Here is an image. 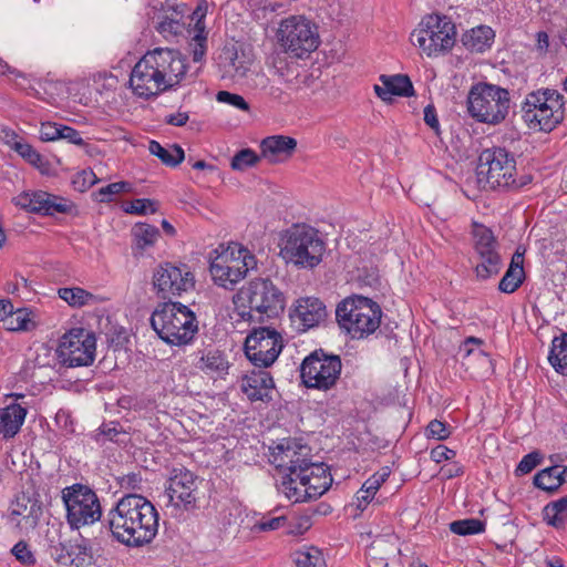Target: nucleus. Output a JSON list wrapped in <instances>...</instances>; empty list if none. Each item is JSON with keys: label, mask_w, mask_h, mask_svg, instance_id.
<instances>
[{"label": "nucleus", "mask_w": 567, "mask_h": 567, "mask_svg": "<svg viewBox=\"0 0 567 567\" xmlns=\"http://www.w3.org/2000/svg\"><path fill=\"white\" fill-rule=\"evenodd\" d=\"M186 58L177 50L156 48L147 51L134 65L130 86L134 94L143 99L178 86L187 76Z\"/></svg>", "instance_id": "f257e3e1"}, {"label": "nucleus", "mask_w": 567, "mask_h": 567, "mask_svg": "<svg viewBox=\"0 0 567 567\" xmlns=\"http://www.w3.org/2000/svg\"><path fill=\"white\" fill-rule=\"evenodd\" d=\"M109 529L118 543L138 548L150 544L158 532V513L144 496L130 493L107 513Z\"/></svg>", "instance_id": "f03ea898"}, {"label": "nucleus", "mask_w": 567, "mask_h": 567, "mask_svg": "<svg viewBox=\"0 0 567 567\" xmlns=\"http://www.w3.org/2000/svg\"><path fill=\"white\" fill-rule=\"evenodd\" d=\"M151 326L164 342L172 346L188 344L198 332L196 315L187 306L173 301L158 305L151 316Z\"/></svg>", "instance_id": "7ed1b4c3"}, {"label": "nucleus", "mask_w": 567, "mask_h": 567, "mask_svg": "<svg viewBox=\"0 0 567 567\" xmlns=\"http://www.w3.org/2000/svg\"><path fill=\"white\" fill-rule=\"evenodd\" d=\"M234 302L244 308L239 312L243 319H250L252 312L268 319L278 318L286 308L285 292L270 278H254L246 282L235 295Z\"/></svg>", "instance_id": "20e7f679"}, {"label": "nucleus", "mask_w": 567, "mask_h": 567, "mask_svg": "<svg viewBox=\"0 0 567 567\" xmlns=\"http://www.w3.org/2000/svg\"><path fill=\"white\" fill-rule=\"evenodd\" d=\"M324 251L326 244L319 231L297 224L287 229L280 254L297 268L312 269L322 261Z\"/></svg>", "instance_id": "39448f33"}, {"label": "nucleus", "mask_w": 567, "mask_h": 567, "mask_svg": "<svg viewBox=\"0 0 567 567\" xmlns=\"http://www.w3.org/2000/svg\"><path fill=\"white\" fill-rule=\"evenodd\" d=\"M467 112L480 123L497 125L508 115L511 94L508 90L487 82L472 85L467 94Z\"/></svg>", "instance_id": "423d86ee"}, {"label": "nucleus", "mask_w": 567, "mask_h": 567, "mask_svg": "<svg viewBox=\"0 0 567 567\" xmlns=\"http://www.w3.org/2000/svg\"><path fill=\"white\" fill-rule=\"evenodd\" d=\"M381 317L380 306L362 296L347 298L336 309L338 324L352 339H362L372 334L380 327Z\"/></svg>", "instance_id": "0eeeda50"}, {"label": "nucleus", "mask_w": 567, "mask_h": 567, "mask_svg": "<svg viewBox=\"0 0 567 567\" xmlns=\"http://www.w3.org/2000/svg\"><path fill=\"white\" fill-rule=\"evenodd\" d=\"M189 23H186L182 12L176 9L165 10L158 16L156 30L165 39L176 38L185 31L190 38L189 45L193 48L192 55L194 62L203 61L207 50V32L205 25V12L198 8L190 17H187Z\"/></svg>", "instance_id": "6e6552de"}, {"label": "nucleus", "mask_w": 567, "mask_h": 567, "mask_svg": "<svg viewBox=\"0 0 567 567\" xmlns=\"http://www.w3.org/2000/svg\"><path fill=\"white\" fill-rule=\"evenodd\" d=\"M476 173L478 182H484L485 187L491 189L519 188L524 185L514 177L516 159L505 147L484 150L478 156Z\"/></svg>", "instance_id": "1a4fd4ad"}, {"label": "nucleus", "mask_w": 567, "mask_h": 567, "mask_svg": "<svg viewBox=\"0 0 567 567\" xmlns=\"http://www.w3.org/2000/svg\"><path fill=\"white\" fill-rule=\"evenodd\" d=\"M257 268L256 256L240 244H230L209 266L213 280L226 289L243 280L250 270Z\"/></svg>", "instance_id": "9d476101"}, {"label": "nucleus", "mask_w": 567, "mask_h": 567, "mask_svg": "<svg viewBox=\"0 0 567 567\" xmlns=\"http://www.w3.org/2000/svg\"><path fill=\"white\" fill-rule=\"evenodd\" d=\"M199 477L188 468L174 467L168 476L165 486V494L168 498L166 507L173 516H181L184 513H194L199 509L200 491Z\"/></svg>", "instance_id": "9b49d317"}, {"label": "nucleus", "mask_w": 567, "mask_h": 567, "mask_svg": "<svg viewBox=\"0 0 567 567\" xmlns=\"http://www.w3.org/2000/svg\"><path fill=\"white\" fill-rule=\"evenodd\" d=\"M342 362L337 354H327L322 349L307 355L300 365V378L307 389L328 391L340 379Z\"/></svg>", "instance_id": "f8f14e48"}, {"label": "nucleus", "mask_w": 567, "mask_h": 567, "mask_svg": "<svg viewBox=\"0 0 567 567\" xmlns=\"http://www.w3.org/2000/svg\"><path fill=\"white\" fill-rule=\"evenodd\" d=\"M455 25L445 16L430 14L411 33V41L429 56L450 50L455 42Z\"/></svg>", "instance_id": "ddd939ff"}, {"label": "nucleus", "mask_w": 567, "mask_h": 567, "mask_svg": "<svg viewBox=\"0 0 567 567\" xmlns=\"http://www.w3.org/2000/svg\"><path fill=\"white\" fill-rule=\"evenodd\" d=\"M62 501L66 507V519L72 528L97 522L102 508L96 493L86 485L73 484L62 489Z\"/></svg>", "instance_id": "4468645a"}, {"label": "nucleus", "mask_w": 567, "mask_h": 567, "mask_svg": "<svg viewBox=\"0 0 567 567\" xmlns=\"http://www.w3.org/2000/svg\"><path fill=\"white\" fill-rule=\"evenodd\" d=\"M277 37L285 51L299 59L309 55L319 45L316 27L302 17L285 19L280 23Z\"/></svg>", "instance_id": "2eb2a0df"}, {"label": "nucleus", "mask_w": 567, "mask_h": 567, "mask_svg": "<svg viewBox=\"0 0 567 567\" xmlns=\"http://www.w3.org/2000/svg\"><path fill=\"white\" fill-rule=\"evenodd\" d=\"M96 339L80 328L65 333L56 349L59 362L66 368L89 367L94 362Z\"/></svg>", "instance_id": "dca6fc26"}, {"label": "nucleus", "mask_w": 567, "mask_h": 567, "mask_svg": "<svg viewBox=\"0 0 567 567\" xmlns=\"http://www.w3.org/2000/svg\"><path fill=\"white\" fill-rule=\"evenodd\" d=\"M195 276L186 264H159L153 272V288L158 298L172 301L183 292L193 290Z\"/></svg>", "instance_id": "f3484780"}, {"label": "nucleus", "mask_w": 567, "mask_h": 567, "mask_svg": "<svg viewBox=\"0 0 567 567\" xmlns=\"http://www.w3.org/2000/svg\"><path fill=\"white\" fill-rule=\"evenodd\" d=\"M473 248L481 262L475 267L478 279L486 280L499 274L503 262L498 252V241L492 229L474 221L472 224Z\"/></svg>", "instance_id": "a211bd4d"}, {"label": "nucleus", "mask_w": 567, "mask_h": 567, "mask_svg": "<svg viewBox=\"0 0 567 567\" xmlns=\"http://www.w3.org/2000/svg\"><path fill=\"white\" fill-rule=\"evenodd\" d=\"M282 337L275 329H254L245 340V354L257 368L270 367L282 350Z\"/></svg>", "instance_id": "6ab92c4d"}, {"label": "nucleus", "mask_w": 567, "mask_h": 567, "mask_svg": "<svg viewBox=\"0 0 567 567\" xmlns=\"http://www.w3.org/2000/svg\"><path fill=\"white\" fill-rule=\"evenodd\" d=\"M271 463L284 474H295L305 471L312 462L310 447L296 440L286 439L271 451Z\"/></svg>", "instance_id": "aec40b11"}, {"label": "nucleus", "mask_w": 567, "mask_h": 567, "mask_svg": "<svg viewBox=\"0 0 567 567\" xmlns=\"http://www.w3.org/2000/svg\"><path fill=\"white\" fill-rule=\"evenodd\" d=\"M13 202L22 209L42 216L70 214L74 209L72 202L44 190L21 193L13 198Z\"/></svg>", "instance_id": "412c9836"}, {"label": "nucleus", "mask_w": 567, "mask_h": 567, "mask_svg": "<svg viewBox=\"0 0 567 567\" xmlns=\"http://www.w3.org/2000/svg\"><path fill=\"white\" fill-rule=\"evenodd\" d=\"M50 554L61 567H91L94 563L90 540L81 535L68 544L51 545Z\"/></svg>", "instance_id": "4be33fe9"}, {"label": "nucleus", "mask_w": 567, "mask_h": 567, "mask_svg": "<svg viewBox=\"0 0 567 567\" xmlns=\"http://www.w3.org/2000/svg\"><path fill=\"white\" fill-rule=\"evenodd\" d=\"M327 316L324 303L319 298L313 297L299 298L290 315L291 319L299 323L301 331L318 327L326 321Z\"/></svg>", "instance_id": "5701e85b"}, {"label": "nucleus", "mask_w": 567, "mask_h": 567, "mask_svg": "<svg viewBox=\"0 0 567 567\" xmlns=\"http://www.w3.org/2000/svg\"><path fill=\"white\" fill-rule=\"evenodd\" d=\"M297 477L299 485L306 487L305 493L311 497V501L323 495L332 483L328 466L318 462H311L307 466V472L298 473Z\"/></svg>", "instance_id": "b1692460"}, {"label": "nucleus", "mask_w": 567, "mask_h": 567, "mask_svg": "<svg viewBox=\"0 0 567 567\" xmlns=\"http://www.w3.org/2000/svg\"><path fill=\"white\" fill-rule=\"evenodd\" d=\"M275 382L271 374L265 370H252L241 378L240 389L247 395L248 400L268 402Z\"/></svg>", "instance_id": "393cba45"}, {"label": "nucleus", "mask_w": 567, "mask_h": 567, "mask_svg": "<svg viewBox=\"0 0 567 567\" xmlns=\"http://www.w3.org/2000/svg\"><path fill=\"white\" fill-rule=\"evenodd\" d=\"M261 157L271 164L288 161L297 150V140L286 135H271L260 142Z\"/></svg>", "instance_id": "a878e982"}, {"label": "nucleus", "mask_w": 567, "mask_h": 567, "mask_svg": "<svg viewBox=\"0 0 567 567\" xmlns=\"http://www.w3.org/2000/svg\"><path fill=\"white\" fill-rule=\"evenodd\" d=\"M382 85H374V92L383 102L391 103L392 96L410 97L415 94L410 78L405 74L385 75L379 78Z\"/></svg>", "instance_id": "bb28decb"}, {"label": "nucleus", "mask_w": 567, "mask_h": 567, "mask_svg": "<svg viewBox=\"0 0 567 567\" xmlns=\"http://www.w3.org/2000/svg\"><path fill=\"white\" fill-rule=\"evenodd\" d=\"M563 106V99L549 100V107H545L540 113H533L532 115L528 112L527 115H523V118L529 128L550 132L564 118Z\"/></svg>", "instance_id": "cd10ccee"}, {"label": "nucleus", "mask_w": 567, "mask_h": 567, "mask_svg": "<svg viewBox=\"0 0 567 567\" xmlns=\"http://www.w3.org/2000/svg\"><path fill=\"white\" fill-rule=\"evenodd\" d=\"M27 413V409L18 403L0 409V435L3 440L13 439L20 432Z\"/></svg>", "instance_id": "c85d7f7f"}, {"label": "nucleus", "mask_w": 567, "mask_h": 567, "mask_svg": "<svg viewBox=\"0 0 567 567\" xmlns=\"http://www.w3.org/2000/svg\"><path fill=\"white\" fill-rule=\"evenodd\" d=\"M131 234L133 237L132 250L134 256H142L144 251L154 247L161 236L157 227L146 223H136L132 227Z\"/></svg>", "instance_id": "c756f323"}, {"label": "nucleus", "mask_w": 567, "mask_h": 567, "mask_svg": "<svg viewBox=\"0 0 567 567\" xmlns=\"http://www.w3.org/2000/svg\"><path fill=\"white\" fill-rule=\"evenodd\" d=\"M199 353L200 357L196 367L200 371L206 374H217L219 377L228 372L229 362L223 351L218 349H209L206 351H199Z\"/></svg>", "instance_id": "7c9ffc66"}, {"label": "nucleus", "mask_w": 567, "mask_h": 567, "mask_svg": "<svg viewBox=\"0 0 567 567\" xmlns=\"http://www.w3.org/2000/svg\"><path fill=\"white\" fill-rule=\"evenodd\" d=\"M567 480V466H549L538 472L534 477V484L546 492L557 491Z\"/></svg>", "instance_id": "2f4dec72"}, {"label": "nucleus", "mask_w": 567, "mask_h": 567, "mask_svg": "<svg viewBox=\"0 0 567 567\" xmlns=\"http://www.w3.org/2000/svg\"><path fill=\"white\" fill-rule=\"evenodd\" d=\"M563 99L556 90L545 89L530 92L522 105L523 115L540 113L545 107H549V100Z\"/></svg>", "instance_id": "473e14b6"}, {"label": "nucleus", "mask_w": 567, "mask_h": 567, "mask_svg": "<svg viewBox=\"0 0 567 567\" xmlns=\"http://www.w3.org/2000/svg\"><path fill=\"white\" fill-rule=\"evenodd\" d=\"M493 39L494 31L492 28L481 25L463 35V44L473 52H484L492 45Z\"/></svg>", "instance_id": "72a5a7b5"}, {"label": "nucleus", "mask_w": 567, "mask_h": 567, "mask_svg": "<svg viewBox=\"0 0 567 567\" xmlns=\"http://www.w3.org/2000/svg\"><path fill=\"white\" fill-rule=\"evenodd\" d=\"M548 361L557 373L567 375V332L553 339Z\"/></svg>", "instance_id": "f704fd0d"}, {"label": "nucleus", "mask_w": 567, "mask_h": 567, "mask_svg": "<svg viewBox=\"0 0 567 567\" xmlns=\"http://www.w3.org/2000/svg\"><path fill=\"white\" fill-rule=\"evenodd\" d=\"M544 520L557 528L564 529L567 526V495L556 502L547 504L543 509Z\"/></svg>", "instance_id": "c9c22d12"}, {"label": "nucleus", "mask_w": 567, "mask_h": 567, "mask_svg": "<svg viewBox=\"0 0 567 567\" xmlns=\"http://www.w3.org/2000/svg\"><path fill=\"white\" fill-rule=\"evenodd\" d=\"M148 151L152 155L157 156L165 165L175 167L179 165L184 158V150L178 144H173L165 148L157 141H151Z\"/></svg>", "instance_id": "e433bc0d"}, {"label": "nucleus", "mask_w": 567, "mask_h": 567, "mask_svg": "<svg viewBox=\"0 0 567 567\" xmlns=\"http://www.w3.org/2000/svg\"><path fill=\"white\" fill-rule=\"evenodd\" d=\"M278 489L293 503L311 501V497L305 493L306 487L299 485V478L295 474H284Z\"/></svg>", "instance_id": "4c0bfd02"}, {"label": "nucleus", "mask_w": 567, "mask_h": 567, "mask_svg": "<svg viewBox=\"0 0 567 567\" xmlns=\"http://www.w3.org/2000/svg\"><path fill=\"white\" fill-rule=\"evenodd\" d=\"M293 560L297 567H320V565H324L322 551L315 546H305L295 551Z\"/></svg>", "instance_id": "58836bf2"}, {"label": "nucleus", "mask_w": 567, "mask_h": 567, "mask_svg": "<svg viewBox=\"0 0 567 567\" xmlns=\"http://www.w3.org/2000/svg\"><path fill=\"white\" fill-rule=\"evenodd\" d=\"M58 293L62 300H64L72 307L85 306L91 300L94 299V296L91 292H89L80 287L60 288Z\"/></svg>", "instance_id": "ea45409f"}, {"label": "nucleus", "mask_w": 567, "mask_h": 567, "mask_svg": "<svg viewBox=\"0 0 567 567\" xmlns=\"http://www.w3.org/2000/svg\"><path fill=\"white\" fill-rule=\"evenodd\" d=\"M450 530L461 536L475 535L485 530V523L477 518L454 520L450 524Z\"/></svg>", "instance_id": "a19ab883"}, {"label": "nucleus", "mask_w": 567, "mask_h": 567, "mask_svg": "<svg viewBox=\"0 0 567 567\" xmlns=\"http://www.w3.org/2000/svg\"><path fill=\"white\" fill-rule=\"evenodd\" d=\"M131 189H132L131 183L116 182V183H111L104 187H101L93 194V196L96 202L110 203L113 200V197L115 195H118L121 193L131 192Z\"/></svg>", "instance_id": "79ce46f5"}, {"label": "nucleus", "mask_w": 567, "mask_h": 567, "mask_svg": "<svg viewBox=\"0 0 567 567\" xmlns=\"http://www.w3.org/2000/svg\"><path fill=\"white\" fill-rule=\"evenodd\" d=\"M400 553L396 544L391 539L377 538L370 545L367 555L394 558Z\"/></svg>", "instance_id": "37998d69"}, {"label": "nucleus", "mask_w": 567, "mask_h": 567, "mask_svg": "<svg viewBox=\"0 0 567 567\" xmlns=\"http://www.w3.org/2000/svg\"><path fill=\"white\" fill-rule=\"evenodd\" d=\"M524 278V270H514L508 268L499 281L498 289L504 293H513L520 287Z\"/></svg>", "instance_id": "c03bdc74"}, {"label": "nucleus", "mask_w": 567, "mask_h": 567, "mask_svg": "<svg viewBox=\"0 0 567 567\" xmlns=\"http://www.w3.org/2000/svg\"><path fill=\"white\" fill-rule=\"evenodd\" d=\"M260 157L261 155L258 156L255 151L244 148L234 155L230 166L235 171H244L248 167L255 166L259 162Z\"/></svg>", "instance_id": "a18cd8bd"}, {"label": "nucleus", "mask_w": 567, "mask_h": 567, "mask_svg": "<svg viewBox=\"0 0 567 567\" xmlns=\"http://www.w3.org/2000/svg\"><path fill=\"white\" fill-rule=\"evenodd\" d=\"M13 150L31 165L41 168L44 165L43 156L32 145L17 141Z\"/></svg>", "instance_id": "49530a36"}, {"label": "nucleus", "mask_w": 567, "mask_h": 567, "mask_svg": "<svg viewBox=\"0 0 567 567\" xmlns=\"http://www.w3.org/2000/svg\"><path fill=\"white\" fill-rule=\"evenodd\" d=\"M158 209V203L150 198H137L132 200L125 208V213L133 215L154 214Z\"/></svg>", "instance_id": "de8ad7c7"}, {"label": "nucleus", "mask_w": 567, "mask_h": 567, "mask_svg": "<svg viewBox=\"0 0 567 567\" xmlns=\"http://www.w3.org/2000/svg\"><path fill=\"white\" fill-rule=\"evenodd\" d=\"M287 517L286 516H277L270 517L265 515L260 520L256 522L251 530L254 533H268L272 530H277L286 526Z\"/></svg>", "instance_id": "09e8293b"}, {"label": "nucleus", "mask_w": 567, "mask_h": 567, "mask_svg": "<svg viewBox=\"0 0 567 567\" xmlns=\"http://www.w3.org/2000/svg\"><path fill=\"white\" fill-rule=\"evenodd\" d=\"M9 330H29L31 320L25 309H13V312L8 316Z\"/></svg>", "instance_id": "8fccbe9b"}, {"label": "nucleus", "mask_w": 567, "mask_h": 567, "mask_svg": "<svg viewBox=\"0 0 567 567\" xmlns=\"http://www.w3.org/2000/svg\"><path fill=\"white\" fill-rule=\"evenodd\" d=\"M30 502V498L25 495H23L22 497H18L16 504L11 509V515L23 516L24 518L35 516L40 507L37 505L35 502H33L31 506L28 508V503Z\"/></svg>", "instance_id": "3c124183"}, {"label": "nucleus", "mask_w": 567, "mask_h": 567, "mask_svg": "<svg viewBox=\"0 0 567 567\" xmlns=\"http://www.w3.org/2000/svg\"><path fill=\"white\" fill-rule=\"evenodd\" d=\"M123 433L122 429L117 427L115 423L102 424L97 432L94 434V440L99 444H104L106 440L117 442L116 436Z\"/></svg>", "instance_id": "603ef678"}, {"label": "nucleus", "mask_w": 567, "mask_h": 567, "mask_svg": "<svg viewBox=\"0 0 567 567\" xmlns=\"http://www.w3.org/2000/svg\"><path fill=\"white\" fill-rule=\"evenodd\" d=\"M216 100L220 103L229 104L238 110L241 111H249V104L246 102V100L236 93H231L228 91H219L216 94Z\"/></svg>", "instance_id": "864d4df0"}, {"label": "nucleus", "mask_w": 567, "mask_h": 567, "mask_svg": "<svg viewBox=\"0 0 567 567\" xmlns=\"http://www.w3.org/2000/svg\"><path fill=\"white\" fill-rule=\"evenodd\" d=\"M390 474L391 468L389 466H384L379 472L369 477L362 486L369 489L370 493L375 494L381 485L389 478Z\"/></svg>", "instance_id": "5fc2aeb1"}, {"label": "nucleus", "mask_w": 567, "mask_h": 567, "mask_svg": "<svg viewBox=\"0 0 567 567\" xmlns=\"http://www.w3.org/2000/svg\"><path fill=\"white\" fill-rule=\"evenodd\" d=\"M99 182L96 175L91 169H84L75 175L73 178V185L75 189L80 192H85L90 187H92L94 184Z\"/></svg>", "instance_id": "6e6d98bb"}, {"label": "nucleus", "mask_w": 567, "mask_h": 567, "mask_svg": "<svg viewBox=\"0 0 567 567\" xmlns=\"http://www.w3.org/2000/svg\"><path fill=\"white\" fill-rule=\"evenodd\" d=\"M540 454L538 452H532L525 455L518 463L516 473L522 475L528 474L540 463Z\"/></svg>", "instance_id": "4d7b16f0"}, {"label": "nucleus", "mask_w": 567, "mask_h": 567, "mask_svg": "<svg viewBox=\"0 0 567 567\" xmlns=\"http://www.w3.org/2000/svg\"><path fill=\"white\" fill-rule=\"evenodd\" d=\"M62 124L45 122L40 127V140L43 142H53L60 140Z\"/></svg>", "instance_id": "13d9d810"}, {"label": "nucleus", "mask_w": 567, "mask_h": 567, "mask_svg": "<svg viewBox=\"0 0 567 567\" xmlns=\"http://www.w3.org/2000/svg\"><path fill=\"white\" fill-rule=\"evenodd\" d=\"M426 433L429 437H433L440 441L447 439L451 435V431L444 422L439 420H432L426 426Z\"/></svg>", "instance_id": "bf43d9fd"}, {"label": "nucleus", "mask_w": 567, "mask_h": 567, "mask_svg": "<svg viewBox=\"0 0 567 567\" xmlns=\"http://www.w3.org/2000/svg\"><path fill=\"white\" fill-rule=\"evenodd\" d=\"M11 551L14 557L24 565H33L35 563V558L25 542L17 543Z\"/></svg>", "instance_id": "052dcab7"}, {"label": "nucleus", "mask_w": 567, "mask_h": 567, "mask_svg": "<svg viewBox=\"0 0 567 567\" xmlns=\"http://www.w3.org/2000/svg\"><path fill=\"white\" fill-rule=\"evenodd\" d=\"M143 478L141 473L131 472L118 478V484L122 488L128 491H141Z\"/></svg>", "instance_id": "680f3d73"}, {"label": "nucleus", "mask_w": 567, "mask_h": 567, "mask_svg": "<svg viewBox=\"0 0 567 567\" xmlns=\"http://www.w3.org/2000/svg\"><path fill=\"white\" fill-rule=\"evenodd\" d=\"M471 344H477V346H481V344H483V340H482V339H478V338H475V337H468V338L464 341V343H463V346H462L461 350L465 352V355H466L467 358H470L471 355H474V357H477V358H482V360H483L484 362H486V363H489V362H491V360H489L488 355H487L483 350H481V349H480V350H477V351H474L472 348H470V346H471Z\"/></svg>", "instance_id": "e2e57ef3"}, {"label": "nucleus", "mask_w": 567, "mask_h": 567, "mask_svg": "<svg viewBox=\"0 0 567 567\" xmlns=\"http://www.w3.org/2000/svg\"><path fill=\"white\" fill-rule=\"evenodd\" d=\"M60 140H66L69 143L83 146L85 145L81 134L73 127L62 124Z\"/></svg>", "instance_id": "0e129e2a"}, {"label": "nucleus", "mask_w": 567, "mask_h": 567, "mask_svg": "<svg viewBox=\"0 0 567 567\" xmlns=\"http://www.w3.org/2000/svg\"><path fill=\"white\" fill-rule=\"evenodd\" d=\"M455 455L456 452L454 450L449 449L445 445H437L431 451V458L436 463L452 460Z\"/></svg>", "instance_id": "69168bd1"}, {"label": "nucleus", "mask_w": 567, "mask_h": 567, "mask_svg": "<svg viewBox=\"0 0 567 567\" xmlns=\"http://www.w3.org/2000/svg\"><path fill=\"white\" fill-rule=\"evenodd\" d=\"M424 122L429 125L436 135L440 134V123L434 105L429 104L424 109Z\"/></svg>", "instance_id": "338daca9"}, {"label": "nucleus", "mask_w": 567, "mask_h": 567, "mask_svg": "<svg viewBox=\"0 0 567 567\" xmlns=\"http://www.w3.org/2000/svg\"><path fill=\"white\" fill-rule=\"evenodd\" d=\"M311 526L309 517H300L295 524H289L287 533L290 535H302Z\"/></svg>", "instance_id": "774afa93"}]
</instances>
